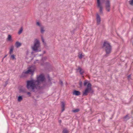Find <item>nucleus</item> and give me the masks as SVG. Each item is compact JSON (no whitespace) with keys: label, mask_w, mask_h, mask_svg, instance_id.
I'll list each match as a JSON object with an SVG mask.
<instances>
[{"label":"nucleus","mask_w":133,"mask_h":133,"mask_svg":"<svg viewBox=\"0 0 133 133\" xmlns=\"http://www.w3.org/2000/svg\"><path fill=\"white\" fill-rule=\"evenodd\" d=\"M44 75L41 74L37 77V80L32 79L27 81L26 87L30 91L35 92V89H40L43 88L46 86L42 82L45 79Z\"/></svg>","instance_id":"f257e3e1"},{"label":"nucleus","mask_w":133,"mask_h":133,"mask_svg":"<svg viewBox=\"0 0 133 133\" xmlns=\"http://www.w3.org/2000/svg\"><path fill=\"white\" fill-rule=\"evenodd\" d=\"M103 47L105 49L106 52V54L104 55V57H107L108 55L111 52V46L108 42L105 41L103 43Z\"/></svg>","instance_id":"f03ea898"},{"label":"nucleus","mask_w":133,"mask_h":133,"mask_svg":"<svg viewBox=\"0 0 133 133\" xmlns=\"http://www.w3.org/2000/svg\"><path fill=\"white\" fill-rule=\"evenodd\" d=\"M32 50L35 52L40 51V45L39 41L36 39L34 42V44L32 47Z\"/></svg>","instance_id":"7ed1b4c3"},{"label":"nucleus","mask_w":133,"mask_h":133,"mask_svg":"<svg viewBox=\"0 0 133 133\" xmlns=\"http://www.w3.org/2000/svg\"><path fill=\"white\" fill-rule=\"evenodd\" d=\"M93 92L91 84L90 83H89L87 85V87L85 89L84 91L83 92V96H87L88 93Z\"/></svg>","instance_id":"20e7f679"},{"label":"nucleus","mask_w":133,"mask_h":133,"mask_svg":"<svg viewBox=\"0 0 133 133\" xmlns=\"http://www.w3.org/2000/svg\"><path fill=\"white\" fill-rule=\"evenodd\" d=\"M34 71V70H32L31 69H29L27 71L23 72L21 75V77H24L25 76V74H33Z\"/></svg>","instance_id":"39448f33"},{"label":"nucleus","mask_w":133,"mask_h":133,"mask_svg":"<svg viewBox=\"0 0 133 133\" xmlns=\"http://www.w3.org/2000/svg\"><path fill=\"white\" fill-rule=\"evenodd\" d=\"M97 7L99 8V12L101 14L103 13L102 7V6L101 3L100 2V0H97Z\"/></svg>","instance_id":"423d86ee"},{"label":"nucleus","mask_w":133,"mask_h":133,"mask_svg":"<svg viewBox=\"0 0 133 133\" xmlns=\"http://www.w3.org/2000/svg\"><path fill=\"white\" fill-rule=\"evenodd\" d=\"M105 5L106 9L109 12L110 11V2L109 0L106 1Z\"/></svg>","instance_id":"0eeeda50"},{"label":"nucleus","mask_w":133,"mask_h":133,"mask_svg":"<svg viewBox=\"0 0 133 133\" xmlns=\"http://www.w3.org/2000/svg\"><path fill=\"white\" fill-rule=\"evenodd\" d=\"M96 20L97 24H99L101 21V19L100 17L98 14H96Z\"/></svg>","instance_id":"6e6552de"},{"label":"nucleus","mask_w":133,"mask_h":133,"mask_svg":"<svg viewBox=\"0 0 133 133\" xmlns=\"http://www.w3.org/2000/svg\"><path fill=\"white\" fill-rule=\"evenodd\" d=\"M73 94V95L76 96H78L80 95V92L79 91L75 90L74 91Z\"/></svg>","instance_id":"1a4fd4ad"},{"label":"nucleus","mask_w":133,"mask_h":133,"mask_svg":"<svg viewBox=\"0 0 133 133\" xmlns=\"http://www.w3.org/2000/svg\"><path fill=\"white\" fill-rule=\"evenodd\" d=\"M22 44L18 42H16L15 45L16 48H18Z\"/></svg>","instance_id":"9d476101"},{"label":"nucleus","mask_w":133,"mask_h":133,"mask_svg":"<svg viewBox=\"0 0 133 133\" xmlns=\"http://www.w3.org/2000/svg\"><path fill=\"white\" fill-rule=\"evenodd\" d=\"M62 104V112L63 111L65 110L64 107H65V104L64 102H61Z\"/></svg>","instance_id":"9b49d317"},{"label":"nucleus","mask_w":133,"mask_h":133,"mask_svg":"<svg viewBox=\"0 0 133 133\" xmlns=\"http://www.w3.org/2000/svg\"><path fill=\"white\" fill-rule=\"evenodd\" d=\"M77 70H79V72L80 74L81 75L83 74L84 73L83 70L80 67H79L78 69H77Z\"/></svg>","instance_id":"f8f14e48"},{"label":"nucleus","mask_w":133,"mask_h":133,"mask_svg":"<svg viewBox=\"0 0 133 133\" xmlns=\"http://www.w3.org/2000/svg\"><path fill=\"white\" fill-rule=\"evenodd\" d=\"M45 31V30L44 29V27L43 26H41L40 27V32L41 33L43 34Z\"/></svg>","instance_id":"ddd939ff"},{"label":"nucleus","mask_w":133,"mask_h":133,"mask_svg":"<svg viewBox=\"0 0 133 133\" xmlns=\"http://www.w3.org/2000/svg\"><path fill=\"white\" fill-rule=\"evenodd\" d=\"M9 41L12 42L13 41L11 37V35H9L8 36L7 39Z\"/></svg>","instance_id":"4468645a"},{"label":"nucleus","mask_w":133,"mask_h":133,"mask_svg":"<svg viewBox=\"0 0 133 133\" xmlns=\"http://www.w3.org/2000/svg\"><path fill=\"white\" fill-rule=\"evenodd\" d=\"M14 49V47L13 46H12L11 47V48L10 49V51L9 53L11 55L12 54V52L13 51V50Z\"/></svg>","instance_id":"2eb2a0df"},{"label":"nucleus","mask_w":133,"mask_h":133,"mask_svg":"<svg viewBox=\"0 0 133 133\" xmlns=\"http://www.w3.org/2000/svg\"><path fill=\"white\" fill-rule=\"evenodd\" d=\"M79 111V110L78 109H76L74 110H72V112L74 113H76V112H78Z\"/></svg>","instance_id":"dca6fc26"},{"label":"nucleus","mask_w":133,"mask_h":133,"mask_svg":"<svg viewBox=\"0 0 133 133\" xmlns=\"http://www.w3.org/2000/svg\"><path fill=\"white\" fill-rule=\"evenodd\" d=\"M23 99L22 97L21 96H19L18 97V100L19 102H21Z\"/></svg>","instance_id":"f3484780"},{"label":"nucleus","mask_w":133,"mask_h":133,"mask_svg":"<svg viewBox=\"0 0 133 133\" xmlns=\"http://www.w3.org/2000/svg\"><path fill=\"white\" fill-rule=\"evenodd\" d=\"M10 58L12 60H16V58L15 57V56L14 55H11L10 56Z\"/></svg>","instance_id":"a211bd4d"},{"label":"nucleus","mask_w":133,"mask_h":133,"mask_svg":"<svg viewBox=\"0 0 133 133\" xmlns=\"http://www.w3.org/2000/svg\"><path fill=\"white\" fill-rule=\"evenodd\" d=\"M23 31V28L22 27H21L20 29L19 30V31L18 33L19 34H21L22 33Z\"/></svg>","instance_id":"6ab92c4d"},{"label":"nucleus","mask_w":133,"mask_h":133,"mask_svg":"<svg viewBox=\"0 0 133 133\" xmlns=\"http://www.w3.org/2000/svg\"><path fill=\"white\" fill-rule=\"evenodd\" d=\"M88 81L87 80H85L84 81V86H85L87 85V84L88 85Z\"/></svg>","instance_id":"aec40b11"},{"label":"nucleus","mask_w":133,"mask_h":133,"mask_svg":"<svg viewBox=\"0 0 133 133\" xmlns=\"http://www.w3.org/2000/svg\"><path fill=\"white\" fill-rule=\"evenodd\" d=\"M63 133H68V130L66 129H63Z\"/></svg>","instance_id":"412c9836"},{"label":"nucleus","mask_w":133,"mask_h":133,"mask_svg":"<svg viewBox=\"0 0 133 133\" xmlns=\"http://www.w3.org/2000/svg\"><path fill=\"white\" fill-rule=\"evenodd\" d=\"M21 91L22 92H26V90L24 88L21 89Z\"/></svg>","instance_id":"4be33fe9"},{"label":"nucleus","mask_w":133,"mask_h":133,"mask_svg":"<svg viewBox=\"0 0 133 133\" xmlns=\"http://www.w3.org/2000/svg\"><path fill=\"white\" fill-rule=\"evenodd\" d=\"M129 118L128 116V115H126L125 116H124V119L127 120V119H129Z\"/></svg>","instance_id":"5701e85b"},{"label":"nucleus","mask_w":133,"mask_h":133,"mask_svg":"<svg viewBox=\"0 0 133 133\" xmlns=\"http://www.w3.org/2000/svg\"><path fill=\"white\" fill-rule=\"evenodd\" d=\"M129 4L131 5H133V0H131L129 1Z\"/></svg>","instance_id":"b1692460"},{"label":"nucleus","mask_w":133,"mask_h":133,"mask_svg":"<svg viewBox=\"0 0 133 133\" xmlns=\"http://www.w3.org/2000/svg\"><path fill=\"white\" fill-rule=\"evenodd\" d=\"M36 25H37L40 26V27H41V26H42L41 25L40 23L39 22H37V23H36Z\"/></svg>","instance_id":"393cba45"},{"label":"nucleus","mask_w":133,"mask_h":133,"mask_svg":"<svg viewBox=\"0 0 133 133\" xmlns=\"http://www.w3.org/2000/svg\"><path fill=\"white\" fill-rule=\"evenodd\" d=\"M82 83L81 81L79 82V85L80 87H82Z\"/></svg>","instance_id":"a878e982"},{"label":"nucleus","mask_w":133,"mask_h":133,"mask_svg":"<svg viewBox=\"0 0 133 133\" xmlns=\"http://www.w3.org/2000/svg\"><path fill=\"white\" fill-rule=\"evenodd\" d=\"M82 57H83V55H82V54H80L79 55V57L80 59H81L82 58Z\"/></svg>","instance_id":"bb28decb"},{"label":"nucleus","mask_w":133,"mask_h":133,"mask_svg":"<svg viewBox=\"0 0 133 133\" xmlns=\"http://www.w3.org/2000/svg\"><path fill=\"white\" fill-rule=\"evenodd\" d=\"M8 84V82L7 81H6L5 82V84L4 85V87H5L7 85V84Z\"/></svg>","instance_id":"cd10ccee"},{"label":"nucleus","mask_w":133,"mask_h":133,"mask_svg":"<svg viewBox=\"0 0 133 133\" xmlns=\"http://www.w3.org/2000/svg\"><path fill=\"white\" fill-rule=\"evenodd\" d=\"M130 77H131V75H130L128 76V79L129 80H130Z\"/></svg>","instance_id":"c85d7f7f"},{"label":"nucleus","mask_w":133,"mask_h":133,"mask_svg":"<svg viewBox=\"0 0 133 133\" xmlns=\"http://www.w3.org/2000/svg\"><path fill=\"white\" fill-rule=\"evenodd\" d=\"M60 83L61 85H62L63 84V83L62 81H60Z\"/></svg>","instance_id":"c756f323"},{"label":"nucleus","mask_w":133,"mask_h":133,"mask_svg":"<svg viewBox=\"0 0 133 133\" xmlns=\"http://www.w3.org/2000/svg\"><path fill=\"white\" fill-rule=\"evenodd\" d=\"M41 38H42V42L43 43H44V39L43 38L42 36L41 37Z\"/></svg>","instance_id":"7c9ffc66"},{"label":"nucleus","mask_w":133,"mask_h":133,"mask_svg":"<svg viewBox=\"0 0 133 133\" xmlns=\"http://www.w3.org/2000/svg\"><path fill=\"white\" fill-rule=\"evenodd\" d=\"M27 94L29 95V96H30L31 93L30 92H27Z\"/></svg>","instance_id":"2f4dec72"},{"label":"nucleus","mask_w":133,"mask_h":133,"mask_svg":"<svg viewBox=\"0 0 133 133\" xmlns=\"http://www.w3.org/2000/svg\"><path fill=\"white\" fill-rule=\"evenodd\" d=\"M59 123H61V120H60V121H59Z\"/></svg>","instance_id":"473e14b6"},{"label":"nucleus","mask_w":133,"mask_h":133,"mask_svg":"<svg viewBox=\"0 0 133 133\" xmlns=\"http://www.w3.org/2000/svg\"><path fill=\"white\" fill-rule=\"evenodd\" d=\"M36 63V62H34V63Z\"/></svg>","instance_id":"72a5a7b5"}]
</instances>
